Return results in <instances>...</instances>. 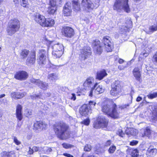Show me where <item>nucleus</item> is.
<instances>
[{
	"instance_id": "1",
	"label": "nucleus",
	"mask_w": 157,
	"mask_h": 157,
	"mask_svg": "<svg viewBox=\"0 0 157 157\" xmlns=\"http://www.w3.org/2000/svg\"><path fill=\"white\" fill-rule=\"evenodd\" d=\"M110 40V38L108 36L104 37L102 40L104 45L102 47L100 45V42L98 40H94L93 45L95 52L98 54H100L102 52L103 48L105 49L107 52H111L113 48V45Z\"/></svg>"
},
{
	"instance_id": "2",
	"label": "nucleus",
	"mask_w": 157,
	"mask_h": 157,
	"mask_svg": "<svg viewBox=\"0 0 157 157\" xmlns=\"http://www.w3.org/2000/svg\"><path fill=\"white\" fill-rule=\"evenodd\" d=\"M109 104L107 102L103 103L102 106V111L112 118L118 117L120 112L117 110V105L113 103Z\"/></svg>"
},
{
	"instance_id": "3",
	"label": "nucleus",
	"mask_w": 157,
	"mask_h": 157,
	"mask_svg": "<svg viewBox=\"0 0 157 157\" xmlns=\"http://www.w3.org/2000/svg\"><path fill=\"white\" fill-rule=\"evenodd\" d=\"M34 20L43 27H51L55 24L54 20L51 18L46 19L43 15L39 13H36L33 15Z\"/></svg>"
},
{
	"instance_id": "4",
	"label": "nucleus",
	"mask_w": 157,
	"mask_h": 157,
	"mask_svg": "<svg viewBox=\"0 0 157 157\" xmlns=\"http://www.w3.org/2000/svg\"><path fill=\"white\" fill-rule=\"evenodd\" d=\"M53 127L54 131L59 138L61 140L67 138L66 132L68 127L65 123L63 122L56 123Z\"/></svg>"
},
{
	"instance_id": "5",
	"label": "nucleus",
	"mask_w": 157,
	"mask_h": 157,
	"mask_svg": "<svg viewBox=\"0 0 157 157\" xmlns=\"http://www.w3.org/2000/svg\"><path fill=\"white\" fill-rule=\"evenodd\" d=\"M20 22L17 19L10 20L8 23L6 31L8 35L11 36L17 31L20 27Z\"/></svg>"
},
{
	"instance_id": "6",
	"label": "nucleus",
	"mask_w": 157,
	"mask_h": 157,
	"mask_svg": "<svg viewBox=\"0 0 157 157\" xmlns=\"http://www.w3.org/2000/svg\"><path fill=\"white\" fill-rule=\"evenodd\" d=\"M128 2V0H116L113 6V9L118 11L123 10L128 13L130 11V9Z\"/></svg>"
},
{
	"instance_id": "7",
	"label": "nucleus",
	"mask_w": 157,
	"mask_h": 157,
	"mask_svg": "<svg viewBox=\"0 0 157 157\" xmlns=\"http://www.w3.org/2000/svg\"><path fill=\"white\" fill-rule=\"evenodd\" d=\"M53 51L52 55L55 58H59L62 55L64 50L63 45L59 43H51Z\"/></svg>"
},
{
	"instance_id": "8",
	"label": "nucleus",
	"mask_w": 157,
	"mask_h": 157,
	"mask_svg": "<svg viewBox=\"0 0 157 157\" xmlns=\"http://www.w3.org/2000/svg\"><path fill=\"white\" fill-rule=\"evenodd\" d=\"M99 0H95L94 3L90 0H82V5L86 10L90 11L94 9L97 8L99 5Z\"/></svg>"
},
{
	"instance_id": "9",
	"label": "nucleus",
	"mask_w": 157,
	"mask_h": 157,
	"mask_svg": "<svg viewBox=\"0 0 157 157\" xmlns=\"http://www.w3.org/2000/svg\"><path fill=\"white\" fill-rule=\"evenodd\" d=\"M110 94L113 96H118L121 92V86L118 81H116L111 86Z\"/></svg>"
},
{
	"instance_id": "10",
	"label": "nucleus",
	"mask_w": 157,
	"mask_h": 157,
	"mask_svg": "<svg viewBox=\"0 0 157 157\" xmlns=\"http://www.w3.org/2000/svg\"><path fill=\"white\" fill-rule=\"evenodd\" d=\"M108 122V121L104 116H100L97 118L94 127L96 128L106 127L107 125Z\"/></svg>"
},
{
	"instance_id": "11",
	"label": "nucleus",
	"mask_w": 157,
	"mask_h": 157,
	"mask_svg": "<svg viewBox=\"0 0 157 157\" xmlns=\"http://www.w3.org/2000/svg\"><path fill=\"white\" fill-rule=\"evenodd\" d=\"M46 52L44 50H40L39 51V53L37 59V61L39 64L43 66L45 65L47 62Z\"/></svg>"
},
{
	"instance_id": "12",
	"label": "nucleus",
	"mask_w": 157,
	"mask_h": 157,
	"mask_svg": "<svg viewBox=\"0 0 157 157\" xmlns=\"http://www.w3.org/2000/svg\"><path fill=\"white\" fill-rule=\"evenodd\" d=\"M91 54V48L89 46H85L81 50L79 55L80 59L81 60H84L87 58L88 56Z\"/></svg>"
},
{
	"instance_id": "13",
	"label": "nucleus",
	"mask_w": 157,
	"mask_h": 157,
	"mask_svg": "<svg viewBox=\"0 0 157 157\" xmlns=\"http://www.w3.org/2000/svg\"><path fill=\"white\" fill-rule=\"evenodd\" d=\"M62 32L63 36L67 38H71L74 36L75 34L74 29L68 26L63 27Z\"/></svg>"
},
{
	"instance_id": "14",
	"label": "nucleus",
	"mask_w": 157,
	"mask_h": 157,
	"mask_svg": "<svg viewBox=\"0 0 157 157\" xmlns=\"http://www.w3.org/2000/svg\"><path fill=\"white\" fill-rule=\"evenodd\" d=\"M96 94H98L103 93L104 91V89L101 85H98L97 83L94 84V87L91 88L90 91L89 96L92 97L93 95V91Z\"/></svg>"
},
{
	"instance_id": "15",
	"label": "nucleus",
	"mask_w": 157,
	"mask_h": 157,
	"mask_svg": "<svg viewBox=\"0 0 157 157\" xmlns=\"http://www.w3.org/2000/svg\"><path fill=\"white\" fill-rule=\"evenodd\" d=\"M57 0H50L49 6L48 8L47 12L50 14H53L56 11L57 7L56 3Z\"/></svg>"
},
{
	"instance_id": "16",
	"label": "nucleus",
	"mask_w": 157,
	"mask_h": 157,
	"mask_svg": "<svg viewBox=\"0 0 157 157\" xmlns=\"http://www.w3.org/2000/svg\"><path fill=\"white\" fill-rule=\"evenodd\" d=\"M94 79L93 77L87 78L83 84L84 88L86 90H89L90 88L94 87Z\"/></svg>"
},
{
	"instance_id": "17",
	"label": "nucleus",
	"mask_w": 157,
	"mask_h": 157,
	"mask_svg": "<svg viewBox=\"0 0 157 157\" xmlns=\"http://www.w3.org/2000/svg\"><path fill=\"white\" fill-rule=\"evenodd\" d=\"M31 82L35 83L37 85L40 89L44 90H46L48 85V84L45 82H43L39 79L32 78L30 79Z\"/></svg>"
},
{
	"instance_id": "18",
	"label": "nucleus",
	"mask_w": 157,
	"mask_h": 157,
	"mask_svg": "<svg viewBox=\"0 0 157 157\" xmlns=\"http://www.w3.org/2000/svg\"><path fill=\"white\" fill-rule=\"evenodd\" d=\"M47 124L45 122L40 121H36L33 125V128L35 130H41L46 129Z\"/></svg>"
},
{
	"instance_id": "19",
	"label": "nucleus",
	"mask_w": 157,
	"mask_h": 157,
	"mask_svg": "<svg viewBox=\"0 0 157 157\" xmlns=\"http://www.w3.org/2000/svg\"><path fill=\"white\" fill-rule=\"evenodd\" d=\"M36 61V53L35 51L31 52L26 60V64L31 66L34 64Z\"/></svg>"
},
{
	"instance_id": "20",
	"label": "nucleus",
	"mask_w": 157,
	"mask_h": 157,
	"mask_svg": "<svg viewBox=\"0 0 157 157\" xmlns=\"http://www.w3.org/2000/svg\"><path fill=\"white\" fill-rule=\"evenodd\" d=\"M28 75L27 73L24 71H21L17 72L14 75V78L17 79L24 80L27 78Z\"/></svg>"
},
{
	"instance_id": "21",
	"label": "nucleus",
	"mask_w": 157,
	"mask_h": 157,
	"mask_svg": "<svg viewBox=\"0 0 157 157\" xmlns=\"http://www.w3.org/2000/svg\"><path fill=\"white\" fill-rule=\"evenodd\" d=\"M79 112L82 116H86L90 113V111L86 105H83L80 108Z\"/></svg>"
},
{
	"instance_id": "22",
	"label": "nucleus",
	"mask_w": 157,
	"mask_h": 157,
	"mask_svg": "<svg viewBox=\"0 0 157 157\" xmlns=\"http://www.w3.org/2000/svg\"><path fill=\"white\" fill-rule=\"evenodd\" d=\"M22 106L18 104L16 106V117L19 121H21L23 118V115L22 112Z\"/></svg>"
},
{
	"instance_id": "23",
	"label": "nucleus",
	"mask_w": 157,
	"mask_h": 157,
	"mask_svg": "<svg viewBox=\"0 0 157 157\" xmlns=\"http://www.w3.org/2000/svg\"><path fill=\"white\" fill-rule=\"evenodd\" d=\"M71 3L67 2L65 5L63 10V14L64 16H67L70 15L71 12Z\"/></svg>"
},
{
	"instance_id": "24",
	"label": "nucleus",
	"mask_w": 157,
	"mask_h": 157,
	"mask_svg": "<svg viewBox=\"0 0 157 157\" xmlns=\"http://www.w3.org/2000/svg\"><path fill=\"white\" fill-rule=\"evenodd\" d=\"M107 74L105 69H102L98 71L97 73L96 78L99 80L103 79L105 77L107 76Z\"/></svg>"
},
{
	"instance_id": "25",
	"label": "nucleus",
	"mask_w": 157,
	"mask_h": 157,
	"mask_svg": "<svg viewBox=\"0 0 157 157\" xmlns=\"http://www.w3.org/2000/svg\"><path fill=\"white\" fill-rule=\"evenodd\" d=\"M139 67H136L133 71V74L134 76L135 77L136 79L139 81L140 80L141 77L140 69Z\"/></svg>"
},
{
	"instance_id": "26",
	"label": "nucleus",
	"mask_w": 157,
	"mask_h": 157,
	"mask_svg": "<svg viewBox=\"0 0 157 157\" xmlns=\"http://www.w3.org/2000/svg\"><path fill=\"white\" fill-rule=\"evenodd\" d=\"M26 94V93L25 92H13L11 94V96L12 98L17 99L22 98Z\"/></svg>"
},
{
	"instance_id": "27",
	"label": "nucleus",
	"mask_w": 157,
	"mask_h": 157,
	"mask_svg": "<svg viewBox=\"0 0 157 157\" xmlns=\"http://www.w3.org/2000/svg\"><path fill=\"white\" fill-rule=\"evenodd\" d=\"M126 134L130 136H136L138 133L137 130L132 128H127L125 130Z\"/></svg>"
},
{
	"instance_id": "28",
	"label": "nucleus",
	"mask_w": 157,
	"mask_h": 157,
	"mask_svg": "<svg viewBox=\"0 0 157 157\" xmlns=\"http://www.w3.org/2000/svg\"><path fill=\"white\" fill-rule=\"evenodd\" d=\"M156 153V149L151 146L147 149L146 152V154L150 156L155 155Z\"/></svg>"
},
{
	"instance_id": "29",
	"label": "nucleus",
	"mask_w": 157,
	"mask_h": 157,
	"mask_svg": "<svg viewBox=\"0 0 157 157\" xmlns=\"http://www.w3.org/2000/svg\"><path fill=\"white\" fill-rule=\"evenodd\" d=\"M157 30V22L155 24L150 26L148 30L146 29V32L148 34H151L154 31Z\"/></svg>"
},
{
	"instance_id": "30",
	"label": "nucleus",
	"mask_w": 157,
	"mask_h": 157,
	"mask_svg": "<svg viewBox=\"0 0 157 157\" xmlns=\"http://www.w3.org/2000/svg\"><path fill=\"white\" fill-rule=\"evenodd\" d=\"M73 9L74 11H78L80 10V4L78 3V0H73L72 2Z\"/></svg>"
},
{
	"instance_id": "31",
	"label": "nucleus",
	"mask_w": 157,
	"mask_h": 157,
	"mask_svg": "<svg viewBox=\"0 0 157 157\" xmlns=\"http://www.w3.org/2000/svg\"><path fill=\"white\" fill-rule=\"evenodd\" d=\"M149 108L152 112L153 117L155 119L157 120V106L151 105L149 106Z\"/></svg>"
},
{
	"instance_id": "32",
	"label": "nucleus",
	"mask_w": 157,
	"mask_h": 157,
	"mask_svg": "<svg viewBox=\"0 0 157 157\" xmlns=\"http://www.w3.org/2000/svg\"><path fill=\"white\" fill-rule=\"evenodd\" d=\"M48 78L50 81H54L58 79V76L56 73H51L48 75Z\"/></svg>"
},
{
	"instance_id": "33",
	"label": "nucleus",
	"mask_w": 157,
	"mask_h": 157,
	"mask_svg": "<svg viewBox=\"0 0 157 157\" xmlns=\"http://www.w3.org/2000/svg\"><path fill=\"white\" fill-rule=\"evenodd\" d=\"M1 155L2 157H14V155L13 153L4 151L1 153Z\"/></svg>"
},
{
	"instance_id": "34",
	"label": "nucleus",
	"mask_w": 157,
	"mask_h": 157,
	"mask_svg": "<svg viewBox=\"0 0 157 157\" xmlns=\"http://www.w3.org/2000/svg\"><path fill=\"white\" fill-rule=\"evenodd\" d=\"M52 151V149L49 147H42L41 153L48 154Z\"/></svg>"
},
{
	"instance_id": "35",
	"label": "nucleus",
	"mask_w": 157,
	"mask_h": 157,
	"mask_svg": "<svg viewBox=\"0 0 157 157\" xmlns=\"http://www.w3.org/2000/svg\"><path fill=\"white\" fill-rule=\"evenodd\" d=\"M29 53V51L26 49H24L22 51L21 53V58L24 59L28 55Z\"/></svg>"
},
{
	"instance_id": "36",
	"label": "nucleus",
	"mask_w": 157,
	"mask_h": 157,
	"mask_svg": "<svg viewBox=\"0 0 157 157\" xmlns=\"http://www.w3.org/2000/svg\"><path fill=\"white\" fill-rule=\"evenodd\" d=\"M131 155L132 157H138L139 156L138 151L137 149L131 150Z\"/></svg>"
},
{
	"instance_id": "37",
	"label": "nucleus",
	"mask_w": 157,
	"mask_h": 157,
	"mask_svg": "<svg viewBox=\"0 0 157 157\" xmlns=\"http://www.w3.org/2000/svg\"><path fill=\"white\" fill-rule=\"evenodd\" d=\"M128 27L125 26H122L120 28L119 32L121 34L125 33L128 31Z\"/></svg>"
},
{
	"instance_id": "38",
	"label": "nucleus",
	"mask_w": 157,
	"mask_h": 157,
	"mask_svg": "<svg viewBox=\"0 0 157 157\" xmlns=\"http://www.w3.org/2000/svg\"><path fill=\"white\" fill-rule=\"evenodd\" d=\"M148 98L151 99H152L157 97V92L149 93L147 95Z\"/></svg>"
},
{
	"instance_id": "39",
	"label": "nucleus",
	"mask_w": 157,
	"mask_h": 157,
	"mask_svg": "<svg viewBox=\"0 0 157 157\" xmlns=\"http://www.w3.org/2000/svg\"><path fill=\"white\" fill-rule=\"evenodd\" d=\"M34 152L38 151L39 154L41 153L42 147L33 146V147Z\"/></svg>"
},
{
	"instance_id": "40",
	"label": "nucleus",
	"mask_w": 157,
	"mask_h": 157,
	"mask_svg": "<svg viewBox=\"0 0 157 157\" xmlns=\"http://www.w3.org/2000/svg\"><path fill=\"white\" fill-rule=\"evenodd\" d=\"M116 149V147L114 145H112L109 148L108 151L109 153L110 154L113 153Z\"/></svg>"
},
{
	"instance_id": "41",
	"label": "nucleus",
	"mask_w": 157,
	"mask_h": 157,
	"mask_svg": "<svg viewBox=\"0 0 157 157\" xmlns=\"http://www.w3.org/2000/svg\"><path fill=\"white\" fill-rule=\"evenodd\" d=\"M21 5L24 7H28L29 5L28 2L27 0H20Z\"/></svg>"
},
{
	"instance_id": "42",
	"label": "nucleus",
	"mask_w": 157,
	"mask_h": 157,
	"mask_svg": "<svg viewBox=\"0 0 157 157\" xmlns=\"http://www.w3.org/2000/svg\"><path fill=\"white\" fill-rule=\"evenodd\" d=\"M96 102L93 101H90L89 102V107L90 108H93L95 106Z\"/></svg>"
},
{
	"instance_id": "43",
	"label": "nucleus",
	"mask_w": 157,
	"mask_h": 157,
	"mask_svg": "<svg viewBox=\"0 0 157 157\" xmlns=\"http://www.w3.org/2000/svg\"><path fill=\"white\" fill-rule=\"evenodd\" d=\"M91 149V147L90 145L86 144L84 147V150L85 151H89Z\"/></svg>"
},
{
	"instance_id": "44",
	"label": "nucleus",
	"mask_w": 157,
	"mask_h": 157,
	"mask_svg": "<svg viewBox=\"0 0 157 157\" xmlns=\"http://www.w3.org/2000/svg\"><path fill=\"white\" fill-rule=\"evenodd\" d=\"M13 141L14 143L17 145H19L21 144V142L19 140H18L17 138L15 136H13Z\"/></svg>"
},
{
	"instance_id": "45",
	"label": "nucleus",
	"mask_w": 157,
	"mask_h": 157,
	"mask_svg": "<svg viewBox=\"0 0 157 157\" xmlns=\"http://www.w3.org/2000/svg\"><path fill=\"white\" fill-rule=\"evenodd\" d=\"M117 134L121 137H124V133L123 132V131L121 129H119L118 130Z\"/></svg>"
},
{
	"instance_id": "46",
	"label": "nucleus",
	"mask_w": 157,
	"mask_h": 157,
	"mask_svg": "<svg viewBox=\"0 0 157 157\" xmlns=\"http://www.w3.org/2000/svg\"><path fill=\"white\" fill-rule=\"evenodd\" d=\"M62 145L64 148L66 149L71 148L72 147V145L66 143L63 144Z\"/></svg>"
},
{
	"instance_id": "47",
	"label": "nucleus",
	"mask_w": 157,
	"mask_h": 157,
	"mask_svg": "<svg viewBox=\"0 0 157 157\" xmlns=\"http://www.w3.org/2000/svg\"><path fill=\"white\" fill-rule=\"evenodd\" d=\"M144 134L145 135L149 136L150 134V130L148 128H147L144 131Z\"/></svg>"
},
{
	"instance_id": "48",
	"label": "nucleus",
	"mask_w": 157,
	"mask_h": 157,
	"mask_svg": "<svg viewBox=\"0 0 157 157\" xmlns=\"http://www.w3.org/2000/svg\"><path fill=\"white\" fill-rule=\"evenodd\" d=\"M90 123V120L89 119H86L84 120L82 122V123L84 124V125H88Z\"/></svg>"
},
{
	"instance_id": "49",
	"label": "nucleus",
	"mask_w": 157,
	"mask_h": 157,
	"mask_svg": "<svg viewBox=\"0 0 157 157\" xmlns=\"http://www.w3.org/2000/svg\"><path fill=\"white\" fill-rule=\"evenodd\" d=\"M152 61L157 63V52H155L152 58Z\"/></svg>"
},
{
	"instance_id": "50",
	"label": "nucleus",
	"mask_w": 157,
	"mask_h": 157,
	"mask_svg": "<svg viewBox=\"0 0 157 157\" xmlns=\"http://www.w3.org/2000/svg\"><path fill=\"white\" fill-rule=\"evenodd\" d=\"M30 97L33 99H36L39 98H40V95H36V94H33V95L30 96Z\"/></svg>"
},
{
	"instance_id": "51",
	"label": "nucleus",
	"mask_w": 157,
	"mask_h": 157,
	"mask_svg": "<svg viewBox=\"0 0 157 157\" xmlns=\"http://www.w3.org/2000/svg\"><path fill=\"white\" fill-rule=\"evenodd\" d=\"M33 148L32 147V148H31L30 147H29V150L27 152L28 154L29 155H32L33 154Z\"/></svg>"
},
{
	"instance_id": "52",
	"label": "nucleus",
	"mask_w": 157,
	"mask_h": 157,
	"mask_svg": "<svg viewBox=\"0 0 157 157\" xmlns=\"http://www.w3.org/2000/svg\"><path fill=\"white\" fill-rule=\"evenodd\" d=\"M138 142L136 140H133L130 142V144L132 146H134L136 145L138 143Z\"/></svg>"
},
{
	"instance_id": "53",
	"label": "nucleus",
	"mask_w": 157,
	"mask_h": 157,
	"mask_svg": "<svg viewBox=\"0 0 157 157\" xmlns=\"http://www.w3.org/2000/svg\"><path fill=\"white\" fill-rule=\"evenodd\" d=\"M71 99L75 101L76 99V97L75 94H72L71 96Z\"/></svg>"
},
{
	"instance_id": "54",
	"label": "nucleus",
	"mask_w": 157,
	"mask_h": 157,
	"mask_svg": "<svg viewBox=\"0 0 157 157\" xmlns=\"http://www.w3.org/2000/svg\"><path fill=\"white\" fill-rule=\"evenodd\" d=\"M111 141L110 140H108L105 144V146L107 147L110 146L111 144Z\"/></svg>"
},
{
	"instance_id": "55",
	"label": "nucleus",
	"mask_w": 157,
	"mask_h": 157,
	"mask_svg": "<svg viewBox=\"0 0 157 157\" xmlns=\"http://www.w3.org/2000/svg\"><path fill=\"white\" fill-rule=\"evenodd\" d=\"M129 105L128 104H125L124 105H123L121 107H120V108H121V109H124L125 108H127L129 106Z\"/></svg>"
},
{
	"instance_id": "56",
	"label": "nucleus",
	"mask_w": 157,
	"mask_h": 157,
	"mask_svg": "<svg viewBox=\"0 0 157 157\" xmlns=\"http://www.w3.org/2000/svg\"><path fill=\"white\" fill-rule=\"evenodd\" d=\"M126 66H124L122 65H120L118 66V68L120 70H122L124 69L125 67H126Z\"/></svg>"
},
{
	"instance_id": "57",
	"label": "nucleus",
	"mask_w": 157,
	"mask_h": 157,
	"mask_svg": "<svg viewBox=\"0 0 157 157\" xmlns=\"http://www.w3.org/2000/svg\"><path fill=\"white\" fill-rule=\"evenodd\" d=\"M101 149H102L101 148L99 147L97 149H96V151H97V154H98L99 153L101 152Z\"/></svg>"
},
{
	"instance_id": "58",
	"label": "nucleus",
	"mask_w": 157,
	"mask_h": 157,
	"mask_svg": "<svg viewBox=\"0 0 157 157\" xmlns=\"http://www.w3.org/2000/svg\"><path fill=\"white\" fill-rule=\"evenodd\" d=\"M57 67V66L53 64H51L50 65V68L52 69L56 68Z\"/></svg>"
},
{
	"instance_id": "59",
	"label": "nucleus",
	"mask_w": 157,
	"mask_h": 157,
	"mask_svg": "<svg viewBox=\"0 0 157 157\" xmlns=\"http://www.w3.org/2000/svg\"><path fill=\"white\" fill-rule=\"evenodd\" d=\"M18 121L17 124V129H19V128H20V127L21 126V124H20V123L19 122V121H19L18 120Z\"/></svg>"
},
{
	"instance_id": "60",
	"label": "nucleus",
	"mask_w": 157,
	"mask_h": 157,
	"mask_svg": "<svg viewBox=\"0 0 157 157\" xmlns=\"http://www.w3.org/2000/svg\"><path fill=\"white\" fill-rule=\"evenodd\" d=\"M63 155L67 157H73L72 155L67 153H64Z\"/></svg>"
},
{
	"instance_id": "61",
	"label": "nucleus",
	"mask_w": 157,
	"mask_h": 157,
	"mask_svg": "<svg viewBox=\"0 0 157 157\" xmlns=\"http://www.w3.org/2000/svg\"><path fill=\"white\" fill-rule=\"evenodd\" d=\"M124 62V60L122 59H118V63L120 64H121Z\"/></svg>"
},
{
	"instance_id": "62",
	"label": "nucleus",
	"mask_w": 157,
	"mask_h": 157,
	"mask_svg": "<svg viewBox=\"0 0 157 157\" xmlns=\"http://www.w3.org/2000/svg\"><path fill=\"white\" fill-rule=\"evenodd\" d=\"M142 99L141 97H138L136 99V101H140Z\"/></svg>"
},
{
	"instance_id": "63",
	"label": "nucleus",
	"mask_w": 157,
	"mask_h": 157,
	"mask_svg": "<svg viewBox=\"0 0 157 157\" xmlns=\"http://www.w3.org/2000/svg\"><path fill=\"white\" fill-rule=\"evenodd\" d=\"M143 56L145 57H147L148 55V54L147 53H143Z\"/></svg>"
},
{
	"instance_id": "64",
	"label": "nucleus",
	"mask_w": 157,
	"mask_h": 157,
	"mask_svg": "<svg viewBox=\"0 0 157 157\" xmlns=\"http://www.w3.org/2000/svg\"><path fill=\"white\" fill-rule=\"evenodd\" d=\"M115 37L116 38H118L119 37V35L118 34H116L115 35Z\"/></svg>"
}]
</instances>
